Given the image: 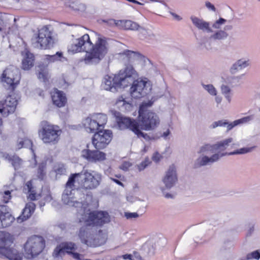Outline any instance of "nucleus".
<instances>
[{
  "label": "nucleus",
  "mask_w": 260,
  "mask_h": 260,
  "mask_svg": "<svg viewBox=\"0 0 260 260\" xmlns=\"http://www.w3.org/2000/svg\"><path fill=\"white\" fill-rule=\"evenodd\" d=\"M51 35L52 34H37L36 42L41 49H49L54 46L56 39Z\"/></svg>",
  "instance_id": "nucleus-14"
},
{
  "label": "nucleus",
  "mask_w": 260,
  "mask_h": 260,
  "mask_svg": "<svg viewBox=\"0 0 260 260\" xmlns=\"http://www.w3.org/2000/svg\"><path fill=\"white\" fill-rule=\"evenodd\" d=\"M4 21L2 19H0V31H2L5 30L3 26Z\"/></svg>",
  "instance_id": "nucleus-61"
},
{
  "label": "nucleus",
  "mask_w": 260,
  "mask_h": 260,
  "mask_svg": "<svg viewBox=\"0 0 260 260\" xmlns=\"http://www.w3.org/2000/svg\"><path fill=\"white\" fill-rule=\"evenodd\" d=\"M99 127H104L107 122V116L105 114L95 113L91 114Z\"/></svg>",
  "instance_id": "nucleus-29"
},
{
  "label": "nucleus",
  "mask_w": 260,
  "mask_h": 260,
  "mask_svg": "<svg viewBox=\"0 0 260 260\" xmlns=\"http://www.w3.org/2000/svg\"><path fill=\"white\" fill-rule=\"evenodd\" d=\"M228 124V122L223 121L222 120H219L215 122L213 124V127H216L218 126H225Z\"/></svg>",
  "instance_id": "nucleus-51"
},
{
  "label": "nucleus",
  "mask_w": 260,
  "mask_h": 260,
  "mask_svg": "<svg viewBox=\"0 0 260 260\" xmlns=\"http://www.w3.org/2000/svg\"><path fill=\"white\" fill-rule=\"evenodd\" d=\"M133 257L132 260H143L139 253L137 251H134L133 254Z\"/></svg>",
  "instance_id": "nucleus-54"
},
{
  "label": "nucleus",
  "mask_w": 260,
  "mask_h": 260,
  "mask_svg": "<svg viewBox=\"0 0 260 260\" xmlns=\"http://www.w3.org/2000/svg\"><path fill=\"white\" fill-rule=\"evenodd\" d=\"M131 166L132 164L130 162L124 161L122 164L120 168L124 171H127Z\"/></svg>",
  "instance_id": "nucleus-49"
},
{
  "label": "nucleus",
  "mask_w": 260,
  "mask_h": 260,
  "mask_svg": "<svg viewBox=\"0 0 260 260\" xmlns=\"http://www.w3.org/2000/svg\"><path fill=\"white\" fill-rule=\"evenodd\" d=\"M113 114L116 118L117 125L121 129L127 128L134 133L135 128L136 129L139 125L136 120L123 117L118 112L114 111Z\"/></svg>",
  "instance_id": "nucleus-13"
},
{
  "label": "nucleus",
  "mask_w": 260,
  "mask_h": 260,
  "mask_svg": "<svg viewBox=\"0 0 260 260\" xmlns=\"http://www.w3.org/2000/svg\"><path fill=\"white\" fill-rule=\"evenodd\" d=\"M62 130L55 124L46 120L42 121L39 125L38 135L45 144H55L59 140Z\"/></svg>",
  "instance_id": "nucleus-6"
},
{
  "label": "nucleus",
  "mask_w": 260,
  "mask_h": 260,
  "mask_svg": "<svg viewBox=\"0 0 260 260\" xmlns=\"http://www.w3.org/2000/svg\"><path fill=\"white\" fill-rule=\"evenodd\" d=\"M44 60L47 63H52L55 61H63L67 58L63 56L62 52L58 51L54 55L46 54L44 56Z\"/></svg>",
  "instance_id": "nucleus-26"
},
{
  "label": "nucleus",
  "mask_w": 260,
  "mask_h": 260,
  "mask_svg": "<svg viewBox=\"0 0 260 260\" xmlns=\"http://www.w3.org/2000/svg\"><path fill=\"white\" fill-rule=\"evenodd\" d=\"M83 125L86 130L89 133H94L100 128L91 115L84 120Z\"/></svg>",
  "instance_id": "nucleus-25"
},
{
  "label": "nucleus",
  "mask_w": 260,
  "mask_h": 260,
  "mask_svg": "<svg viewBox=\"0 0 260 260\" xmlns=\"http://www.w3.org/2000/svg\"><path fill=\"white\" fill-rule=\"evenodd\" d=\"M39 70L38 73V77L45 82L48 80V71L47 67L40 65L39 66Z\"/></svg>",
  "instance_id": "nucleus-34"
},
{
  "label": "nucleus",
  "mask_w": 260,
  "mask_h": 260,
  "mask_svg": "<svg viewBox=\"0 0 260 260\" xmlns=\"http://www.w3.org/2000/svg\"><path fill=\"white\" fill-rule=\"evenodd\" d=\"M138 76L137 74V76L134 77L132 81V86L130 88L131 96L135 99H140L146 93L145 90L147 81L141 78L134 80V79Z\"/></svg>",
  "instance_id": "nucleus-12"
},
{
  "label": "nucleus",
  "mask_w": 260,
  "mask_h": 260,
  "mask_svg": "<svg viewBox=\"0 0 260 260\" xmlns=\"http://www.w3.org/2000/svg\"><path fill=\"white\" fill-rule=\"evenodd\" d=\"M125 215L127 219L136 218L139 216L137 213H125Z\"/></svg>",
  "instance_id": "nucleus-53"
},
{
  "label": "nucleus",
  "mask_w": 260,
  "mask_h": 260,
  "mask_svg": "<svg viewBox=\"0 0 260 260\" xmlns=\"http://www.w3.org/2000/svg\"><path fill=\"white\" fill-rule=\"evenodd\" d=\"M23 191L27 195V198L31 201H35L43 198L44 201L43 203L40 202L41 206L45 205V202H49L52 200L51 192L49 189L45 191L43 190L38 192L37 187L34 179L27 181L23 186Z\"/></svg>",
  "instance_id": "nucleus-9"
},
{
  "label": "nucleus",
  "mask_w": 260,
  "mask_h": 260,
  "mask_svg": "<svg viewBox=\"0 0 260 260\" xmlns=\"http://www.w3.org/2000/svg\"><path fill=\"white\" fill-rule=\"evenodd\" d=\"M247 61H243L242 60H239L235 63L231 69V72L232 74H235L237 71L242 69L248 65Z\"/></svg>",
  "instance_id": "nucleus-37"
},
{
  "label": "nucleus",
  "mask_w": 260,
  "mask_h": 260,
  "mask_svg": "<svg viewBox=\"0 0 260 260\" xmlns=\"http://www.w3.org/2000/svg\"><path fill=\"white\" fill-rule=\"evenodd\" d=\"M53 105L57 108L64 107L67 104L68 99L65 93L57 88H53L50 92Z\"/></svg>",
  "instance_id": "nucleus-15"
},
{
  "label": "nucleus",
  "mask_w": 260,
  "mask_h": 260,
  "mask_svg": "<svg viewBox=\"0 0 260 260\" xmlns=\"http://www.w3.org/2000/svg\"><path fill=\"white\" fill-rule=\"evenodd\" d=\"M12 190L0 191V200L5 204L8 203L12 199Z\"/></svg>",
  "instance_id": "nucleus-36"
},
{
  "label": "nucleus",
  "mask_w": 260,
  "mask_h": 260,
  "mask_svg": "<svg viewBox=\"0 0 260 260\" xmlns=\"http://www.w3.org/2000/svg\"><path fill=\"white\" fill-rule=\"evenodd\" d=\"M121 54L125 55L129 62H134L142 57V55L139 52L129 50H124Z\"/></svg>",
  "instance_id": "nucleus-30"
},
{
  "label": "nucleus",
  "mask_w": 260,
  "mask_h": 260,
  "mask_svg": "<svg viewBox=\"0 0 260 260\" xmlns=\"http://www.w3.org/2000/svg\"><path fill=\"white\" fill-rule=\"evenodd\" d=\"M137 72L131 64L126 65L113 76H107L105 81V88L111 91L113 88H124L129 86Z\"/></svg>",
  "instance_id": "nucleus-4"
},
{
  "label": "nucleus",
  "mask_w": 260,
  "mask_h": 260,
  "mask_svg": "<svg viewBox=\"0 0 260 260\" xmlns=\"http://www.w3.org/2000/svg\"><path fill=\"white\" fill-rule=\"evenodd\" d=\"M102 180L101 173L93 170H82L80 173L72 174L66 183V187L74 188L77 183L78 189L83 192L88 193L97 188Z\"/></svg>",
  "instance_id": "nucleus-3"
},
{
  "label": "nucleus",
  "mask_w": 260,
  "mask_h": 260,
  "mask_svg": "<svg viewBox=\"0 0 260 260\" xmlns=\"http://www.w3.org/2000/svg\"><path fill=\"white\" fill-rule=\"evenodd\" d=\"M219 159V155L218 154H213L211 157H208L207 156H203L201 158H199L197 159V164L196 167H200L205 166L209 162H213Z\"/></svg>",
  "instance_id": "nucleus-28"
},
{
  "label": "nucleus",
  "mask_w": 260,
  "mask_h": 260,
  "mask_svg": "<svg viewBox=\"0 0 260 260\" xmlns=\"http://www.w3.org/2000/svg\"><path fill=\"white\" fill-rule=\"evenodd\" d=\"M21 75L19 70L13 66L5 69L0 77V81L5 88L13 92L20 83ZM18 105V95L15 93L6 97L4 101H0V113L4 117L13 114Z\"/></svg>",
  "instance_id": "nucleus-1"
},
{
  "label": "nucleus",
  "mask_w": 260,
  "mask_h": 260,
  "mask_svg": "<svg viewBox=\"0 0 260 260\" xmlns=\"http://www.w3.org/2000/svg\"><path fill=\"white\" fill-rule=\"evenodd\" d=\"M205 6L206 7L209 9V10L212 11L213 12H215L216 11V9L215 6L212 4L210 2L208 1H206L205 2Z\"/></svg>",
  "instance_id": "nucleus-50"
},
{
  "label": "nucleus",
  "mask_w": 260,
  "mask_h": 260,
  "mask_svg": "<svg viewBox=\"0 0 260 260\" xmlns=\"http://www.w3.org/2000/svg\"><path fill=\"white\" fill-rule=\"evenodd\" d=\"M190 19L193 24L199 29L203 31H207L209 32H213L209 22L206 21L203 19H200L196 16H191Z\"/></svg>",
  "instance_id": "nucleus-22"
},
{
  "label": "nucleus",
  "mask_w": 260,
  "mask_h": 260,
  "mask_svg": "<svg viewBox=\"0 0 260 260\" xmlns=\"http://www.w3.org/2000/svg\"><path fill=\"white\" fill-rule=\"evenodd\" d=\"M222 34L224 35V34H218V33L214 34V35L212 36V37L214 39H221V35Z\"/></svg>",
  "instance_id": "nucleus-60"
},
{
  "label": "nucleus",
  "mask_w": 260,
  "mask_h": 260,
  "mask_svg": "<svg viewBox=\"0 0 260 260\" xmlns=\"http://www.w3.org/2000/svg\"><path fill=\"white\" fill-rule=\"evenodd\" d=\"M171 14L175 18H176L178 20L181 19L179 15H177L176 14L174 13H171Z\"/></svg>",
  "instance_id": "nucleus-62"
},
{
  "label": "nucleus",
  "mask_w": 260,
  "mask_h": 260,
  "mask_svg": "<svg viewBox=\"0 0 260 260\" xmlns=\"http://www.w3.org/2000/svg\"><path fill=\"white\" fill-rule=\"evenodd\" d=\"M78 236L83 243L87 244L89 234L85 228L82 227L80 229L78 233Z\"/></svg>",
  "instance_id": "nucleus-35"
},
{
  "label": "nucleus",
  "mask_w": 260,
  "mask_h": 260,
  "mask_svg": "<svg viewBox=\"0 0 260 260\" xmlns=\"http://www.w3.org/2000/svg\"><path fill=\"white\" fill-rule=\"evenodd\" d=\"M161 157V156L160 155V154L156 152L154 153L152 156V159L155 162H158L160 160Z\"/></svg>",
  "instance_id": "nucleus-52"
},
{
  "label": "nucleus",
  "mask_w": 260,
  "mask_h": 260,
  "mask_svg": "<svg viewBox=\"0 0 260 260\" xmlns=\"http://www.w3.org/2000/svg\"><path fill=\"white\" fill-rule=\"evenodd\" d=\"M5 157L15 170H18L23 167L24 160L17 154L7 153L5 155Z\"/></svg>",
  "instance_id": "nucleus-23"
},
{
  "label": "nucleus",
  "mask_w": 260,
  "mask_h": 260,
  "mask_svg": "<svg viewBox=\"0 0 260 260\" xmlns=\"http://www.w3.org/2000/svg\"><path fill=\"white\" fill-rule=\"evenodd\" d=\"M250 119V117L247 116V117H245L242 118L241 119L235 120L234 122V124H232V123L229 124L228 123V124H226L228 131L231 129L233 127L238 125V124H240L241 123H244V122H246L248 121Z\"/></svg>",
  "instance_id": "nucleus-40"
},
{
  "label": "nucleus",
  "mask_w": 260,
  "mask_h": 260,
  "mask_svg": "<svg viewBox=\"0 0 260 260\" xmlns=\"http://www.w3.org/2000/svg\"><path fill=\"white\" fill-rule=\"evenodd\" d=\"M150 163L151 161L148 158H146L145 160L138 166L139 170L140 171L144 170Z\"/></svg>",
  "instance_id": "nucleus-46"
},
{
  "label": "nucleus",
  "mask_w": 260,
  "mask_h": 260,
  "mask_svg": "<svg viewBox=\"0 0 260 260\" xmlns=\"http://www.w3.org/2000/svg\"><path fill=\"white\" fill-rule=\"evenodd\" d=\"M228 22H230V21H228L226 19L223 18H220L215 21L212 24V27L214 29H221V26L225 24Z\"/></svg>",
  "instance_id": "nucleus-41"
},
{
  "label": "nucleus",
  "mask_w": 260,
  "mask_h": 260,
  "mask_svg": "<svg viewBox=\"0 0 260 260\" xmlns=\"http://www.w3.org/2000/svg\"><path fill=\"white\" fill-rule=\"evenodd\" d=\"M232 141L233 139L230 138L213 145L206 144L201 147L200 153L205 152L208 150H224Z\"/></svg>",
  "instance_id": "nucleus-20"
},
{
  "label": "nucleus",
  "mask_w": 260,
  "mask_h": 260,
  "mask_svg": "<svg viewBox=\"0 0 260 260\" xmlns=\"http://www.w3.org/2000/svg\"><path fill=\"white\" fill-rule=\"evenodd\" d=\"M118 28L125 30H140L142 27L136 22L130 20H119Z\"/></svg>",
  "instance_id": "nucleus-21"
},
{
  "label": "nucleus",
  "mask_w": 260,
  "mask_h": 260,
  "mask_svg": "<svg viewBox=\"0 0 260 260\" xmlns=\"http://www.w3.org/2000/svg\"><path fill=\"white\" fill-rule=\"evenodd\" d=\"M82 50H86V48L84 47V48H81V46H80L78 43L75 44H72L68 49L69 52H70L72 53L81 52Z\"/></svg>",
  "instance_id": "nucleus-42"
},
{
  "label": "nucleus",
  "mask_w": 260,
  "mask_h": 260,
  "mask_svg": "<svg viewBox=\"0 0 260 260\" xmlns=\"http://www.w3.org/2000/svg\"><path fill=\"white\" fill-rule=\"evenodd\" d=\"M120 257H122L124 259L132 260L133 256V254H125L122 255V256H121Z\"/></svg>",
  "instance_id": "nucleus-57"
},
{
  "label": "nucleus",
  "mask_w": 260,
  "mask_h": 260,
  "mask_svg": "<svg viewBox=\"0 0 260 260\" xmlns=\"http://www.w3.org/2000/svg\"><path fill=\"white\" fill-rule=\"evenodd\" d=\"M72 255V256L76 259H77V260H80L81 258H80V256L81 255L77 253V252H73L71 254Z\"/></svg>",
  "instance_id": "nucleus-58"
},
{
  "label": "nucleus",
  "mask_w": 260,
  "mask_h": 260,
  "mask_svg": "<svg viewBox=\"0 0 260 260\" xmlns=\"http://www.w3.org/2000/svg\"><path fill=\"white\" fill-rule=\"evenodd\" d=\"M21 54L23 56L22 60V69L24 70L30 69L34 65L35 56L34 54L27 49H25L23 51H22Z\"/></svg>",
  "instance_id": "nucleus-18"
},
{
  "label": "nucleus",
  "mask_w": 260,
  "mask_h": 260,
  "mask_svg": "<svg viewBox=\"0 0 260 260\" xmlns=\"http://www.w3.org/2000/svg\"><path fill=\"white\" fill-rule=\"evenodd\" d=\"M138 118L141 124V128L145 131L154 129L160 123L159 118L155 113L142 106L139 110Z\"/></svg>",
  "instance_id": "nucleus-10"
},
{
  "label": "nucleus",
  "mask_w": 260,
  "mask_h": 260,
  "mask_svg": "<svg viewBox=\"0 0 260 260\" xmlns=\"http://www.w3.org/2000/svg\"><path fill=\"white\" fill-rule=\"evenodd\" d=\"M116 104L119 106H121L125 111H130L133 108L132 104L126 102L123 96H120L117 99L116 102Z\"/></svg>",
  "instance_id": "nucleus-32"
},
{
  "label": "nucleus",
  "mask_w": 260,
  "mask_h": 260,
  "mask_svg": "<svg viewBox=\"0 0 260 260\" xmlns=\"http://www.w3.org/2000/svg\"><path fill=\"white\" fill-rule=\"evenodd\" d=\"M72 8L73 10L79 12L81 14L86 13V6L84 4L80 3L76 5L75 7L73 6Z\"/></svg>",
  "instance_id": "nucleus-43"
},
{
  "label": "nucleus",
  "mask_w": 260,
  "mask_h": 260,
  "mask_svg": "<svg viewBox=\"0 0 260 260\" xmlns=\"http://www.w3.org/2000/svg\"><path fill=\"white\" fill-rule=\"evenodd\" d=\"M76 248V245L72 242H67L63 243L62 246H57L54 251V253L56 256H58L61 253L66 252L69 254H71L73 250Z\"/></svg>",
  "instance_id": "nucleus-24"
},
{
  "label": "nucleus",
  "mask_w": 260,
  "mask_h": 260,
  "mask_svg": "<svg viewBox=\"0 0 260 260\" xmlns=\"http://www.w3.org/2000/svg\"><path fill=\"white\" fill-rule=\"evenodd\" d=\"M77 41L78 44L81 46V48H86L85 46L87 45H88V47H90L92 45V43L90 41L88 34H85L83 36L79 38Z\"/></svg>",
  "instance_id": "nucleus-31"
},
{
  "label": "nucleus",
  "mask_w": 260,
  "mask_h": 260,
  "mask_svg": "<svg viewBox=\"0 0 260 260\" xmlns=\"http://www.w3.org/2000/svg\"><path fill=\"white\" fill-rule=\"evenodd\" d=\"M45 246L46 241L43 237L33 235L28 238L24 244L23 249L26 256L32 258L41 254Z\"/></svg>",
  "instance_id": "nucleus-8"
},
{
  "label": "nucleus",
  "mask_w": 260,
  "mask_h": 260,
  "mask_svg": "<svg viewBox=\"0 0 260 260\" xmlns=\"http://www.w3.org/2000/svg\"><path fill=\"white\" fill-rule=\"evenodd\" d=\"M79 27L80 28V29H79V30L81 31H84L85 30H88L86 27H82V26H79Z\"/></svg>",
  "instance_id": "nucleus-63"
},
{
  "label": "nucleus",
  "mask_w": 260,
  "mask_h": 260,
  "mask_svg": "<svg viewBox=\"0 0 260 260\" xmlns=\"http://www.w3.org/2000/svg\"><path fill=\"white\" fill-rule=\"evenodd\" d=\"M233 26L231 24H226L224 27L223 30H221L219 32H224L226 31H230L232 29Z\"/></svg>",
  "instance_id": "nucleus-55"
},
{
  "label": "nucleus",
  "mask_w": 260,
  "mask_h": 260,
  "mask_svg": "<svg viewBox=\"0 0 260 260\" xmlns=\"http://www.w3.org/2000/svg\"><path fill=\"white\" fill-rule=\"evenodd\" d=\"M177 181L176 168L174 165L171 166L167 172L163 181L167 188L172 187Z\"/></svg>",
  "instance_id": "nucleus-17"
},
{
  "label": "nucleus",
  "mask_w": 260,
  "mask_h": 260,
  "mask_svg": "<svg viewBox=\"0 0 260 260\" xmlns=\"http://www.w3.org/2000/svg\"><path fill=\"white\" fill-rule=\"evenodd\" d=\"M36 209V204L33 202L26 204L20 215L17 217V221L21 222L29 218L34 213Z\"/></svg>",
  "instance_id": "nucleus-19"
},
{
  "label": "nucleus",
  "mask_w": 260,
  "mask_h": 260,
  "mask_svg": "<svg viewBox=\"0 0 260 260\" xmlns=\"http://www.w3.org/2000/svg\"><path fill=\"white\" fill-rule=\"evenodd\" d=\"M92 48L85 57L86 63L99 62L104 58L109 51V45L105 38L99 37Z\"/></svg>",
  "instance_id": "nucleus-7"
},
{
  "label": "nucleus",
  "mask_w": 260,
  "mask_h": 260,
  "mask_svg": "<svg viewBox=\"0 0 260 260\" xmlns=\"http://www.w3.org/2000/svg\"><path fill=\"white\" fill-rule=\"evenodd\" d=\"M70 194H68L67 192L63 193L62 195V200H63L64 203L67 205L75 207H82L83 205L82 202H78L76 200H75L74 198L71 197V191H70Z\"/></svg>",
  "instance_id": "nucleus-27"
},
{
  "label": "nucleus",
  "mask_w": 260,
  "mask_h": 260,
  "mask_svg": "<svg viewBox=\"0 0 260 260\" xmlns=\"http://www.w3.org/2000/svg\"><path fill=\"white\" fill-rule=\"evenodd\" d=\"M169 134H170V131H169V130L168 129V130H167V132H166L164 133V134H163V136H164V137H167Z\"/></svg>",
  "instance_id": "nucleus-64"
},
{
  "label": "nucleus",
  "mask_w": 260,
  "mask_h": 260,
  "mask_svg": "<svg viewBox=\"0 0 260 260\" xmlns=\"http://www.w3.org/2000/svg\"><path fill=\"white\" fill-rule=\"evenodd\" d=\"M111 179L115 183H116V184H117L118 185L122 186V187H124V184L121 182L119 180H118V179H115V178H111Z\"/></svg>",
  "instance_id": "nucleus-59"
},
{
  "label": "nucleus",
  "mask_w": 260,
  "mask_h": 260,
  "mask_svg": "<svg viewBox=\"0 0 260 260\" xmlns=\"http://www.w3.org/2000/svg\"><path fill=\"white\" fill-rule=\"evenodd\" d=\"M51 27L50 25L43 26L41 29H39L38 32H51L52 31L51 29Z\"/></svg>",
  "instance_id": "nucleus-48"
},
{
  "label": "nucleus",
  "mask_w": 260,
  "mask_h": 260,
  "mask_svg": "<svg viewBox=\"0 0 260 260\" xmlns=\"http://www.w3.org/2000/svg\"><path fill=\"white\" fill-rule=\"evenodd\" d=\"M28 145L32 146V141L27 137L18 138L16 143V148L17 149H20L23 147H26L25 145Z\"/></svg>",
  "instance_id": "nucleus-33"
},
{
  "label": "nucleus",
  "mask_w": 260,
  "mask_h": 260,
  "mask_svg": "<svg viewBox=\"0 0 260 260\" xmlns=\"http://www.w3.org/2000/svg\"><path fill=\"white\" fill-rule=\"evenodd\" d=\"M15 238L14 235L6 231H0V257L9 260H22L23 254L15 249Z\"/></svg>",
  "instance_id": "nucleus-5"
},
{
  "label": "nucleus",
  "mask_w": 260,
  "mask_h": 260,
  "mask_svg": "<svg viewBox=\"0 0 260 260\" xmlns=\"http://www.w3.org/2000/svg\"><path fill=\"white\" fill-rule=\"evenodd\" d=\"M134 133L136 135L138 138H143L147 141L155 139L154 137H151L147 134L143 133L140 129L139 125L136 129L135 128V131Z\"/></svg>",
  "instance_id": "nucleus-38"
},
{
  "label": "nucleus",
  "mask_w": 260,
  "mask_h": 260,
  "mask_svg": "<svg viewBox=\"0 0 260 260\" xmlns=\"http://www.w3.org/2000/svg\"><path fill=\"white\" fill-rule=\"evenodd\" d=\"M222 92L224 93H229L230 91V89L228 86L223 85L221 87Z\"/></svg>",
  "instance_id": "nucleus-56"
},
{
  "label": "nucleus",
  "mask_w": 260,
  "mask_h": 260,
  "mask_svg": "<svg viewBox=\"0 0 260 260\" xmlns=\"http://www.w3.org/2000/svg\"><path fill=\"white\" fill-rule=\"evenodd\" d=\"M8 206L0 205V221L3 228L10 226L15 220V218L9 211Z\"/></svg>",
  "instance_id": "nucleus-16"
},
{
  "label": "nucleus",
  "mask_w": 260,
  "mask_h": 260,
  "mask_svg": "<svg viewBox=\"0 0 260 260\" xmlns=\"http://www.w3.org/2000/svg\"><path fill=\"white\" fill-rule=\"evenodd\" d=\"M112 137L113 134L110 130H100L95 132L92 138V143L96 149H83L81 152L82 157L91 163L104 161L106 159V154L100 150L106 148Z\"/></svg>",
  "instance_id": "nucleus-2"
},
{
  "label": "nucleus",
  "mask_w": 260,
  "mask_h": 260,
  "mask_svg": "<svg viewBox=\"0 0 260 260\" xmlns=\"http://www.w3.org/2000/svg\"><path fill=\"white\" fill-rule=\"evenodd\" d=\"M252 258L257 260L259 259L260 258V253L257 250H256L247 254L246 259L247 260Z\"/></svg>",
  "instance_id": "nucleus-44"
},
{
  "label": "nucleus",
  "mask_w": 260,
  "mask_h": 260,
  "mask_svg": "<svg viewBox=\"0 0 260 260\" xmlns=\"http://www.w3.org/2000/svg\"><path fill=\"white\" fill-rule=\"evenodd\" d=\"M251 148H242L239 150H237L235 151L230 152L229 153L230 155L236 154H244L250 151Z\"/></svg>",
  "instance_id": "nucleus-45"
},
{
  "label": "nucleus",
  "mask_w": 260,
  "mask_h": 260,
  "mask_svg": "<svg viewBox=\"0 0 260 260\" xmlns=\"http://www.w3.org/2000/svg\"><path fill=\"white\" fill-rule=\"evenodd\" d=\"M205 89L211 95H215L216 94V91L212 85L209 84L205 85Z\"/></svg>",
  "instance_id": "nucleus-47"
},
{
  "label": "nucleus",
  "mask_w": 260,
  "mask_h": 260,
  "mask_svg": "<svg viewBox=\"0 0 260 260\" xmlns=\"http://www.w3.org/2000/svg\"><path fill=\"white\" fill-rule=\"evenodd\" d=\"M119 20H115L114 19H100L98 20V22L100 24L104 23L106 26H116L118 27V21Z\"/></svg>",
  "instance_id": "nucleus-39"
},
{
  "label": "nucleus",
  "mask_w": 260,
  "mask_h": 260,
  "mask_svg": "<svg viewBox=\"0 0 260 260\" xmlns=\"http://www.w3.org/2000/svg\"><path fill=\"white\" fill-rule=\"evenodd\" d=\"M84 216L79 219V222H84L86 226L101 227L111 220L108 212L104 211H91Z\"/></svg>",
  "instance_id": "nucleus-11"
}]
</instances>
